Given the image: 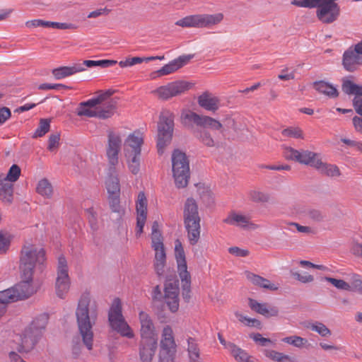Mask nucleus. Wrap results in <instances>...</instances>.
I'll use <instances>...</instances> for the list:
<instances>
[{
  "mask_svg": "<svg viewBox=\"0 0 362 362\" xmlns=\"http://www.w3.org/2000/svg\"><path fill=\"white\" fill-rule=\"evenodd\" d=\"M235 316L240 322L245 326L257 328H259L261 327V322L256 318L249 317L239 312H235Z\"/></svg>",
  "mask_w": 362,
  "mask_h": 362,
  "instance_id": "47",
  "label": "nucleus"
},
{
  "mask_svg": "<svg viewBox=\"0 0 362 362\" xmlns=\"http://www.w3.org/2000/svg\"><path fill=\"white\" fill-rule=\"evenodd\" d=\"M155 251V269L158 275H161L165 264L166 255L164 247L153 249Z\"/></svg>",
  "mask_w": 362,
  "mask_h": 362,
  "instance_id": "41",
  "label": "nucleus"
},
{
  "mask_svg": "<svg viewBox=\"0 0 362 362\" xmlns=\"http://www.w3.org/2000/svg\"><path fill=\"white\" fill-rule=\"evenodd\" d=\"M105 185L109 195L120 194V184L115 166H110L105 180Z\"/></svg>",
  "mask_w": 362,
  "mask_h": 362,
  "instance_id": "28",
  "label": "nucleus"
},
{
  "mask_svg": "<svg viewBox=\"0 0 362 362\" xmlns=\"http://www.w3.org/2000/svg\"><path fill=\"white\" fill-rule=\"evenodd\" d=\"M104 98V95L96 96L78 104L76 114L80 117H96L97 105H100Z\"/></svg>",
  "mask_w": 362,
  "mask_h": 362,
  "instance_id": "21",
  "label": "nucleus"
},
{
  "mask_svg": "<svg viewBox=\"0 0 362 362\" xmlns=\"http://www.w3.org/2000/svg\"><path fill=\"white\" fill-rule=\"evenodd\" d=\"M264 355L276 362H293V359L288 355L274 350H265Z\"/></svg>",
  "mask_w": 362,
  "mask_h": 362,
  "instance_id": "46",
  "label": "nucleus"
},
{
  "mask_svg": "<svg viewBox=\"0 0 362 362\" xmlns=\"http://www.w3.org/2000/svg\"><path fill=\"white\" fill-rule=\"evenodd\" d=\"M324 279L339 290L347 291H351V284H349V283L346 282L342 279H337L332 277H325Z\"/></svg>",
  "mask_w": 362,
  "mask_h": 362,
  "instance_id": "51",
  "label": "nucleus"
},
{
  "mask_svg": "<svg viewBox=\"0 0 362 362\" xmlns=\"http://www.w3.org/2000/svg\"><path fill=\"white\" fill-rule=\"evenodd\" d=\"M143 62L142 57H134L132 58H127L125 60L120 61L119 65L122 68L132 66L134 65L141 64Z\"/></svg>",
  "mask_w": 362,
  "mask_h": 362,
  "instance_id": "59",
  "label": "nucleus"
},
{
  "mask_svg": "<svg viewBox=\"0 0 362 362\" xmlns=\"http://www.w3.org/2000/svg\"><path fill=\"white\" fill-rule=\"evenodd\" d=\"M21 168L18 165L13 164L9 168L6 176L4 175V180L8 182H14L18 180L21 175Z\"/></svg>",
  "mask_w": 362,
  "mask_h": 362,
  "instance_id": "53",
  "label": "nucleus"
},
{
  "mask_svg": "<svg viewBox=\"0 0 362 362\" xmlns=\"http://www.w3.org/2000/svg\"><path fill=\"white\" fill-rule=\"evenodd\" d=\"M85 70L84 66L82 64H75L71 66H60L54 69L52 71V75L56 79H62L78 72H81Z\"/></svg>",
  "mask_w": 362,
  "mask_h": 362,
  "instance_id": "33",
  "label": "nucleus"
},
{
  "mask_svg": "<svg viewBox=\"0 0 362 362\" xmlns=\"http://www.w3.org/2000/svg\"><path fill=\"white\" fill-rule=\"evenodd\" d=\"M174 121L171 115H162L158 126L157 148L159 154H162L172 139Z\"/></svg>",
  "mask_w": 362,
  "mask_h": 362,
  "instance_id": "10",
  "label": "nucleus"
},
{
  "mask_svg": "<svg viewBox=\"0 0 362 362\" xmlns=\"http://www.w3.org/2000/svg\"><path fill=\"white\" fill-rule=\"evenodd\" d=\"M108 320L111 327L122 337L132 339L134 333L126 322L122 312V303L119 298L114 299L110 307Z\"/></svg>",
  "mask_w": 362,
  "mask_h": 362,
  "instance_id": "7",
  "label": "nucleus"
},
{
  "mask_svg": "<svg viewBox=\"0 0 362 362\" xmlns=\"http://www.w3.org/2000/svg\"><path fill=\"white\" fill-rule=\"evenodd\" d=\"M223 18L222 13L193 14L177 21L175 24L182 28H210L221 23Z\"/></svg>",
  "mask_w": 362,
  "mask_h": 362,
  "instance_id": "5",
  "label": "nucleus"
},
{
  "mask_svg": "<svg viewBox=\"0 0 362 362\" xmlns=\"http://www.w3.org/2000/svg\"><path fill=\"white\" fill-rule=\"evenodd\" d=\"M10 245V235L7 232L0 230V254L5 253Z\"/></svg>",
  "mask_w": 362,
  "mask_h": 362,
  "instance_id": "55",
  "label": "nucleus"
},
{
  "mask_svg": "<svg viewBox=\"0 0 362 362\" xmlns=\"http://www.w3.org/2000/svg\"><path fill=\"white\" fill-rule=\"evenodd\" d=\"M282 341L288 344H291L296 347L301 348L307 343V340L304 338L298 336H291L285 337Z\"/></svg>",
  "mask_w": 362,
  "mask_h": 362,
  "instance_id": "54",
  "label": "nucleus"
},
{
  "mask_svg": "<svg viewBox=\"0 0 362 362\" xmlns=\"http://www.w3.org/2000/svg\"><path fill=\"white\" fill-rule=\"evenodd\" d=\"M21 281L13 287L18 300L28 298L35 292V289L32 284L33 276H31L30 279H27L21 275Z\"/></svg>",
  "mask_w": 362,
  "mask_h": 362,
  "instance_id": "25",
  "label": "nucleus"
},
{
  "mask_svg": "<svg viewBox=\"0 0 362 362\" xmlns=\"http://www.w3.org/2000/svg\"><path fill=\"white\" fill-rule=\"evenodd\" d=\"M108 202L112 212L117 213L119 216L124 214V211L120 205L119 194H110Z\"/></svg>",
  "mask_w": 362,
  "mask_h": 362,
  "instance_id": "48",
  "label": "nucleus"
},
{
  "mask_svg": "<svg viewBox=\"0 0 362 362\" xmlns=\"http://www.w3.org/2000/svg\"><path fill=\"white\" fill-rule=\"evenodd\" d=\"M282 135L286 137L303 138V131L298 127H291L285 129L281 132Z\"/></svg>",
  "mask_w": 362,
  "mask_h": 362,
  "instance_id": "57",
  "label": "nucleus"
},
{
  "mask_svg": "<svg viewBox=\"0 0 362 362\" xmlns=\"http://www.w3.org/2000/svg\"><path fill=\"white\" fill-rule=\"evenodd\" d=\"M229 347L230 350L228 351L237 362H252L251 360L252 357L247 351L242 349L236 344L230 345Z\"/></svg>",
  "mask_w": 362,
  "mask_h": 362,
  "instance_id": "43",
  "label": "nucleus"
},
{
  "mask_svg": "<svg viewBox=\"0 0 362 362\" xmlns=\"http://www.w3.org/2000/svg\"><path fill=\"white\" fill-rule=\"evenodd\" d=\"M140 323V339H158V334L150 315L144 312L139 313Z\"/></svg>",
  "mask_w": 362,
  "mask_h": 362,
  "instance_id": "19",
  "label": "nucleus"
},
{
  "mask_svg": "<svg viewBox=\"0 0 362 362\" xmlns=\"http://www.w3.org/2000/svg\"><path fill=\"white\" fill-rule=\"evenodd\" d=\"M122 146V139L119 134L109 132L106 146V156L110 166H116L119 161V153Z\"/></svg>",
  "mask_w": 362,
  "mask_h": 362,
  "instance_id": "16",
  "label": "nucleus"
},
{
  "mask_svg": "<svg viewBox=\"0 0 362 362\" xmlns=\"http://www.w3.org/2000/svg\"><path fill=\"white\" fill-rule=\"evenodd\" d=\"M71 286V280L69 275L68 263L63 255H60L57 259V277L55 281V291L60 298H64L68 293Z\"/></svg>",
  "mask_w": 362,
  "mask_h": 362,
  "instance_id": "9",
  "label": "nucleus"
},
{
  "mask_svg": "<svg viewBox=\"0 0 362 362\" xmlns=\"http://www.w3.org/2000/svg\"><path fill=\"white\" fill-rule=\"evenodd\" d=\"M177 351L173 329L166 325L163 327L160 341L159 362H175Z\"/></svg>",
  "mask_w": 362,
  "mask_h": 362,
  "instance_id": "8",
  "label": "nucleus"
},
{
  "mask_svg": "<svg viewBox=\"0 0 362 362\" xmlns=\"http://www.w3.org/2000/svg\"><path fill=\"white\" fill-rule=\"evenodd\" d=\"M143 143V134L139 131H135L130 134L125 139L124 152H136L138 151H141V146Z\"/></svg>",
  "mask_w": 362,
  "mask_h": 362,
  "instance_id": "27",
  "label": "nucleus"
},
{
  "mask_svg": "<svg viewBox=\"0 0 362 362\" xmlns=\"http://www.w3.org/2000/svg\"><path fill=\"white\" fill-rule=\"evenodd\" d=\"M69 88L65 85L56 83H42L38 86L39 90H62V89H69Z\"/></svg>",
  "mask_w": 362,
  "mask_h": 362,
  "instance_id": "61",
  "label": "nucleus"
},
{
  "mask_svg": "<svg viewBox=\"0 0 362 362\" xmlns=\"http://www.w3.org/2000/svg\"><path fill=\"white\" fill-rule=\"evenodd\" d=\"M25 25L28 28H37V27H46V28H53L57 29L65 30V29H72L75 27L71 23H57V22H51L46 21L40 19H35L32 21H28L25 23Z\"/></svg>",
  "mask_w": 362,
  "mask_h": 362,
  "instance_id": "31",
  "label": "nucleus"
},
{
  "mask_svg": "<svg viewBox=\"0 0 362 362\" xmlns=\"http://www.w3.org/2000/svg\"><path fill=\"white\" fill-rule=\"evenodd\" d=\"M86 213L87 214L88 222L90 223L91 228L93 230H97L98 229V220H97V215H96L95 211L93 210V209L90 208L86 211Z\"/></svg>",
  "mask_w": 362,
  "mask_h": 362,
  "instance_id": "58",
  "label": "nucleus"
},
{
  "mask_svg": "<svg viewBox=\"0 0 362 362\" xmlns=\"http://www.w3.org/2000/svg\"><path fill=\"white\" fill-rule=\"evenodd\" d=\"M13 197V185L4 180V175H0V199L7 204H11Z\"/></svg>",
  "mask_w": 362,
  "mask_h": 362,
  "instance_id": "36",
  "label": "nucleus"
},
{
  "mask_svg": "<svg viewBox=\"0 0 362 362\" xmlns=\"http://www.w3.org/2000/svg\"><path fill=\"white\" fill-rule=\"evenodd\" d=\"M181 118L185 123L193 122L196 125L204 128L208 127L211 129L220 130L223 127L219 121L209 116L199 115L189 110L183 111Z\"/></svg>",
  "mask_w": 362,
  "mask_h": 362,
  "instance_id": "14",
  "label": "nucleus"
},
{
  "mask_svg": "<svg viewBox=\"0 0 362 362\" xmlns=\"http://www.w3.org/2000/svg\"><path fill=\"white\" fill-rule=\"evenodd\" d=\"M98 313V306L95 300H91L88 294L83 295L76 311L77 324L83 341L88 350L93 348V326L95 324Z\"/></svg>",
  "mask_w": 362,
  "mask_h": 362,
  "instance_id": "1",
  "label": "nucleus"
},
{
  "mask_svg": "<svg viewBox=\"0 0 362 362\" xmlns=\"http://www.w3.org/2000/svg\"><path fill=\"white\" fill-rule=\"evenodd\" d=\"M126 162H140L141 161V151L136 152H124Z\"/></svg>",
  "mask_w": 362,
  "mask_h": 362,
  "instance_id": "63",
  "label": "nucleus"
},
{
  "mask_svg": "<svg viewBox=\"0 0 362 362\" xmlns=\"http://www.w3.org/2000/svg\"><path fill=\"white\" fill-rule=\"evenodd\" d=\"M245 274L246 279L255 286L269 289L271 291H276L278 289V286H276L274 284L271 283L269 280L264 279L259 275H257L250 272H245Z\"/></svg>",
  "mask_w": 362,
  "mask_h": 362,
  "instance_id": "34",
  "label": "nucleus"
},
{
  "mask_svg": "<svg viewBox=\"0 0 362 362\" xmlns=\"http://www.w3.org/2000/svg\"><path fill=\"white\" fill-rule=\"evenodd\" d=\"M342 63L349 71H354L362 65V41L344 52Z\"/></svg>",
  "mask_w": 362,
  "mask_h": 362,
  "instance_id": "15",
  "label": "nucleus"
},
{
  "mask_svg": "<svg viewBox=\"0 0 362 362\" xmlns=\"http://www.w3.org/2000/svg\"><path fill=\"white\" fill-rule=\"evenodd\" d=\"M249 195L250 198L254 202H267L269 199L267 194L259 190H252L250 192Z\"/></svg>",
  "mask_w": 362,
  "mask_h": 362,
  "instance_id": "56",
  "label": "nucleus"
},
{
  "mask_svg": "<svg viewBox=\"0 0 362 362\" xmlns=\"http://www.w3.org/2000/svg\"><path fill=\"white\" fill-rule=\"evenodd\" d=\"M337 0H292L291 4L303 8H316V17L323 24L338 20L341 9Z\"/></svg>",
  "mask_w": 362,
  "mask_h": 362,
  "instance_id": "3",
  "label": "nucleus"
},
{
  "mask_svg": "<svg viewBox=\"0 0 362 362\" xmlns=\"http://www.w3.org/2000/svg\"><path fill=\"white\" fill-rule=\"evenodd\" d=\"M99 95H104L102 103L97 105L96 117L105 119L112 117L116 111V102L110 98V91L101 92Z\"/></svg>",
  "mask_w": 362,
  "mask_h": 362,
  "instance_id": "20",
  "label": "nucleus"
},
{
  "mask_svg": "<svg viewBox=\"0 0 362 362\" xmlns=\"http://www.w3.org/2000/svg\"><path fill=\"white\" fill-rule=\"evenodd\" d=\"M308 327L314 332H317L321 337H326L331 335V331L323 323L315 322L310 324Z\"/></svg>",
  "mask_w": 362,
  "mask_h": 362,
  "instance_id": "50",
  "label": "nucleus"
},
{
  "mask_svg": "<svg viewBox=\"0 0 362 362\" xmlns=\"http://www.w3.org/2000/svg\"><path fill=\"white\" fill-rule=\"evenodd\" d=\"M117 64V61L115 60H109V59H103V60H85L83 63L81 64L83 66L85 65L87 67H93V66H102V67H109L114 66Z\"/></svg>",
  "mask_w": 362,
  "mask_h": 362,
  "instance_id": "49",
  "label": "nucleus"
},
{
  "mask_svg": "<svg viewBox=\"0 0 362 362\" xmlns=\"http://www.w3.org/2000/svg\"><path fill=\"white\" fill-rule=\"evenodd\" d=\"M164 300L173 313L179 308V284L177 280H168L165 284Z\"/></svg>",
  "mask_w": 362,
  "mask_h": 362,
  "instance_id": "17",
  "label": "nucleus"
},
{
  "mask_svg": "<svg viewBox=\"0 0 362 362\" xmlns=\"http://www.w3.org/2000/svg\"><path fill=\"white\" fill-rule=\"evenodd\" d=\"M151 246L153 249L164 247L163 238L158 222H153L151 228Z\"/></svg>",
  "mask_w": 362,
  "mask_h": 362,
  "instance_id": "42",
  "label": "nucleus"
},
{
  "mask_svg": "<svg viewBox=\"0 0 362 362\" xmlns=\"http://www.w3.org/2000/svg\"><path fill=\"white\" fill-rule=\"evenodd\" d=\"M188 362H203L200 356V350L194 339L189 338L187 340Z\"/></svg>",
  "mask_w": 362,
  "mask_h": 362,
  "instance_id": "39",
  "label": "nucleus"
},
{
  "mask_svg": "<svg viewBox=\"0 0 362 362\" xmlns=\"http://www.w3.org/2000/svg\"><path fill=\"white\" fill-rule=\"evenodd\" d=\"M158 339H140L139 356L141 362H152L157 351Z\"/></svg>",
  "mask_w": 362,
  "mask_h": 362,
  "instance_id": "22",
  "label": "nucleus"
},
{
  "mask_svg": "<svg viewBox=\"0 0 362 362\" xmlns=\"http://www.w3.org/2000/svg\"><path fill=\"white\" fill-rule=\"evenodd\" d=\"M313 86L320 93L324 94L329 98H337L339 95L337 88L332 84L324 81H316Z\"/></svg>",
  "mask_w": 362,
  "mask_h": 362,
  "instance_id": "38",
  "label": "nucleus"
},
{
  "mask_svg": "<svg viewBox=\"0 0 362 362\" xmlns=\"http://www.w3.org/2000/svg\"><path fill=\"white\" fill-rule=\"evenodd\" d=\"M342 90L348 95H355V98L362 97V85H358L348 79L344 80Z\"/></svg>",
  "mask_w": 362,
  "mask_h": 362,
  "instance_id": "44",
  "label": "nucleus"
},
{
  "mask_svg": "<svg viewBox=\"0 0 362 362\" xmlns=\"http://www.w3.org/2000/svg\"><path fill=\"white\" fill-rule=\"evenodd\" d=\"M196 137L204 146L207 147H217L218 142L214 139L211 134L207 130H200L196 133Z\"/></svg>",
  "mask_w": 362,
  "mask_h": 362,
  "instance_id": "45",
  "label": "nucleus"
},
{
  "mask_svg": "<svg viewBox=\"0 0 362 362\" xmlns=\"http://www.w3.org/2000/svg\"><path fill=\"white\" fill-rule=\"evenodd\" d=\"M50 120L47 119H41L37 129L35 130L33 138L42 137L49 131Z\"/></svg>",
  "mask_w": 362,
  "mask_h": 362,
  "instance_id": "52",
  "label": "nucleus"
},
{
  "mask_svg": "<svg viewBox=\"0 0 362 362\" xmlns=\"http://www.w3.org/2000/svg\"><path fill=\"white\" fill-rule=\"evenodd\" d=\"M60 136L58 134H51L49 137L48 140V146L47 148L49 151H55L59 144Z\"/></svg>",
  "mask_w": 362,
  "mask_h": 362,
  "instance_id": "60",
  "label": "nucleus"
},
{
  "mask_svg": "<svg viewBox=\"0 0 362 362\" xmlns=\"http://www.w3.org/2000/svg\"><path fill=\"white\" fill-rule=\"evenodd\" d=\"M249 306L255 312L266 317H276L279 315V309L276 306H270L267 303L257 302L256 300L250 298Z\"/></svg>",
  "mask_w": 362,
  "mask_h": 362,
  "instance_id": "26",
  "label": "nucleus"
},
{
  "mask_svg": "<svg viewBox=\"0 0 362 362\" xmlns=\"http://www.w3.org/2000/svg\"><path fill=\"white\" fill-rule=\"evenodd\" d=\"M17 300H18L13 287L0 291V317L5 313L6 305L7 303Z\"/></svg>",
  "mask_w": 362,
  "mask_h": 362,
  "instance_id": "37",
  "label": "nucleus"
},
{
  "mask_svg": "<svg viewBox=\"0 0 362 362\" xmlns=\"http://www.w3.org/2000/svg\"><path fill=\"white\" fill-rule=\"evenodd\" d=\"M184 222L201 221L199 216L198 205L192 198H188L184 205Z\"/></svg>",
  "mask_w": 362,
  "mask_h": 362,
  "instance_id": "29",
  "label": "nucleus"
},
{
  "mask_svg": "<svg viewBox=\"0 0 362 362\" xmlns=\"http://www.w3.org/2000/svg\"><path fill=\"white\" fill-rule=\"evenodd\" d=\"M223 222L243 229H255L257 226L250 221V217L235 211H231Z\"/></svg>",
  "mask_w": 362,
  "mask_h": 362,
  "instance_id": "23",
  "label": "nucleus"
},
{
  "mask_svg": "<svg viewBox=\"0 0 362 362\" xmlns=\"http://www.w3.org/2000/svg\"><path fill=\"white\" fill-rule=\"evenodd\" d=\"M36 192L45 198L51 199L52 197L54 190L51 182L47 179L43 178L37 182Z\"/></svg>",
  "mask_w": 362,
  "mask_h": 362,
  "instance_id": "40",
  "label": "nucleus"
},
{
  "mask_svg": "<svg viewBox=\"0 0 362 362\" xmlns=\"http://www.w3.org/2000/svg\"><path fill=\"white\" fill-rule=\"evenodd\" d=\"M187 233V238L192 245H196L200 238V221L184 222Z\"/></svg>",
  "mask_w": 362,
  "mask_h": 362,
  "instance_id": "32",
  "label": "nucleus"
},
{
  "mask_svg": "<svg viewBox=\"0 0 362 362\" xmlns=\"http://www.w3.org/2000/svg\"><path fill=\"white\" fill-rule=\"evenodd\" d=\"M175 257L182 288L184 291L189 292L191 284V276L187 271L185 252L182 244L179 240H176L175 242Z\"/></svg>",
  "mask_w": 362,
  "mask_h": 362,
  "instance_id": "12",
  "label": "nucleus"
},
{
  "mask_svg": "<svg viewBox=\"0 0 362 362\" xmlns=\"http://www.w3.org/2000/svg\"><path fill=\"white\" fill-rule=\"evenodd\" d=\"M284 156L286 159L294 160L301 164L310 165L315 168V164L320 159V154L308 151H298L291 147H286L284 150Z\"/></svg>",
  "mask_w": 362,
  "mask_h": 362,
  "instance_id": "13",
  "label": "nucleus"
},
{
  "mask_svg": "<svg viewBox=\"0 0 362 362\" xmlns=\"http://www.w3.org/2000/svg\"><path fill=\"white\" fill-rule=\"evenodd\" d=\"M292 275L296 279L304 284L312 282L314 280V278L312 275L305 272L303 274L294 272L292 274Z\"/></svg>",
  "mask_w": 362,
  "mask_h": 362,
  "instance_id": "62",
  "label": "nucleus"
},
{
  "mask_svg": "<svg viewBox=\"0 0 362 362\" xmlns=\"http://www.w3.org/2000/svg\"><path fill=\"white\" fill-rule=\"evenodd\" d=\"M46 260V252L42 247L25 242L20 254L19 268L21 276L30 279L36 270H42Z\"/></svg>",
  "mask_w": 362,
  "mask_h": 362,
  "instance_id": "2",
  "label": "nucleus"
},
{
  "mask_svg": "<svg viewBox=\"0 0 362 362\" xmlns=\"http://www.w3.org/2000/svg\"><path fill=\"white\" fill-rule=\"evenodd\" d=\"M351 291H358V289L362 286V277L360 275L353 274L351 276Z\"/></svg>",
  "mask_w": 362,
  "mask_h": 362,
  "instance_id": "64",
  "label": "nucleus"
},
{
  "mask_svg": "<svg viewBox=\"0 0 362 362\" xmlns=\"http://www.w3.org/2000/svg\"><path fill=\"white\" fill-rule=\"evenodd\" d=\"M147 205L148 201L144 192H140L138 194L137 199L136 201V235L140 236L143 233L144 227L145 226L147 218Z\"/></svg>",
  "mask_w": 362,
  "mask_h": 362,
  "instance_id": "18",
  "label": "nucleus"
},
{
  "mask_svg": "<svg viewBox=\"0 0 362 362\" xmlns=\"http://www.w3.org/2000/svg\"><path fill=\"white\" fill-rule=\"evenodd\" d=\"M198 104L206 110L215 112L220 107V100L209 93H204L199 96Z\"/></svg>",
  "mask_w": 362,
  "mask_h": 362,
  "instance_id": "30",
  "label": "nucleus"
},
{
  "mask_svg": "<svg viewBox=\"0 0 362 362\" xmlns=\"http://www.w3.org/2000/svg\"><path fill=\"white\" fill-rule=\"evenodd\" d=\"M192 54H184L172 60L168 64L164 65L159 70L156 71L158 76H166L175 72L179 69L182 68L193 58Z\"/></svg>",
  "mask_w": 362,
  "mask_h": 362,
  "instance_id": "24",
  "label": "nucleus"
},
{
  "mask_svg": "<svg viewBox=\"0 0 362 362\" xmlns=\"http://www.w3.org/2000/svg\"><path fill=\"white\" fill-rule=\"evenodd\" d=\"M172 170L175 185L178 188L185 187L189 179V163L185 153L175 150L172 154Z\"/></svg>",
  "mask_w": 362,
  "mask_h": 362,
  "instance_id": "6",
  "label": "nucleus"
},
{
  "mask_svg": "<svg viewBox=\"0 0 362 362\" xmlns=\"http://www.w3.org/2000/svg\"><path fill=\"white\" fill-rule=\"evenodd\" d=\"M315 168L322 175L330 177H339L341 175L340 170L337 165L324 163L320 158L319 160L315 163Z\"/></svg>",
  "mask_w": 362,
  "mask_h": 362,
  "instance_id": "35",
  "label": "nucleus"
},
{
  "mask_svg": "<svg viewBox=\"0 0 362 362\" xmlns=\"http://www.w3.org/2000/svg\"><path fill=\"white\" fill-rule=\"evenodd\" d=\"M36 324V321L33 322L22 334L16 336L11 345L12 349L21 354H28L33 350L42 336V329L45 327L44 323L40 327H37Z\"/></svg>",
  "mask_w": 362,
  "mask_h": 362,
  "instance_id": "4",
  "label": "nucleus"
},
{
  "mask_svg": "<svg viewBox=\"0 0 362 362\" xmlns=\"http://www.w3.org/2000/svg\"><path fill=\"white\" fill-rule=\"evenodd\" d=\"M191 87L189 83L185 81H176L161 86L151 93L155 97L162 100H167L188 90Z\"/></svg>",
  "mask_w": 362,
  "mask_h": 362,
  "instance_id": "11",
  "label": "nucleus"
}]
</instances>
